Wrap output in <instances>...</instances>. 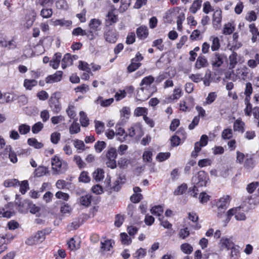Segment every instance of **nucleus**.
Returning <instances> with one entry per match:
<instances>
[{
	"label": "nucleus",
	"instance_id": "1",
	"mask_svg": "<svg viewBox=\"0 0 259 259\" xmlns=\"http://www.w3.org/2000/svg\"><path fill=\"white\" fill-rule=\"evenodd\" d=\"M236 162L243 164L244 167L248 171L252 170L255 166L257 162L253 154H246L237 151L236 152Z\"/></svg>",
	"mask_w": 259,
	"mask_h": 259
},
{
	"label": "nucleus",
	"instance_id": "2",
	"mask_svg": "<svg viewBox=\"0 0 259 259\" xmlns=\"http://www.w3.org/2000/svg\"><path fill=\"white\" fill-rule=\"evenodd\" d=\"M233 215H235V218L237 221H244L246 219L245 213L243 210H241L240 207L233 208L227 212L225 226L229 222Z\"/></svg>",
	"mask_w": 259,
	"mask_h": 259
},
{
	"label": "nucleus",
	"instance_id": "3",
	"mask_svg": "<svg viewBox=\"0 0 259 259\" xmlns=\"http://www.w3.org/2000/svg\"><path fill=\"white\" fill-rule=\"evenodd\" d=\"M230 197L229 195L224 196L220 198L216 203L217 207V216L221 218L225 210L228 207L230 202Z\"/></svg>",
	"mask_w": 259,
	"mask_h": 259
},
{
	"label": "nucleus",
	"instance_id": "4",
	"mask_svg": "<svg viewBox=\"0 0 259 259\" xmlns=\"http://www.w3.org/2000/svg\"><path fill=\"white\" fill-rule=\"evenodd\" d=\"M46 231H38L33 236L28 238L25 243L29 245H33L42 242L45 240L46 235Z\"/></svg>",
	"mask_w": 259,
	"mask_h": 259
},
{
	"label": "nucleus",
	"instance_id": "5",
	"mask_svg": "<svg viewBox=\"0 0 259 259\" xmlns=\"http://www.w3.org/2000/svg\"><path fill=\"white\" fill-rule=\"evenodd\" d=\"M208 180L207 174L204 171H200L197 175L192 178L194 184L198 187H202L206 185Z\"/></svg>",
	"mask_w": 259,
	"mask_h": 259
},
{
	"label": "nucleus",
	"instance_id": "6",
	"mask_svg": "<svg viewBox=\"0 0 259 259\" xmlns=\"http://www.w3.org/2000/svg\"><path fill=\"white\" fill-rule=\"evenodd\" d=\"M225 60L224 54L215 53L210 59V63L213 68H218L221 66Z\"/></svg>",
	"mask_w": 259,
	"mask_h": 259
},
{
	"label": "nucleus",
	"instance_id": "7",
	"mask_svg": "<svg viewBox=\"0 0 259 259\" xmlns=\"http://www.w3.org/2000/svg\"><path fill=\"white\" fill-rule=\"evenodd\" d=\"M127 136L131 138L135 137L139 139L143 135V131L141 126L139 124H135L128 130Z\"/></svg>",
	"mask_w": 259,
	"mask_h": 259
},
{
	"label": "nucleus",
	"instance_id": "8",
	"mask_svg": "<svg viewBox=\"0 0 259 259\" xmlns=\"http://www.w3.org/2000/svg\"><path fill=\"white\" fill-rule=\"evenodd\" d=\"M106 41L109 43H115L117 40V32L115 29L107 28L104 33Z\"/></svg>",
	"mask_w": 259,
	"mask_h": 259
},
{
	"label": "nucleus",
	"instance_id": "9",
	"mask_svg": "<svg viewBox=\"0 0 259 259\" xmlns=\"http://www.w3.org/2000/svg\"><path fill=\"white\" fill-rule=\"evenodd\" d=\"M234 245H235V244L232 240V238H229L227 237H223L221 238L219 243V247L222 250L224 249L229 250Z\"/></svg>",
	"mask_w": 259,
	"mask_h": 259
},
{
	"label": "nucleus",
	"instance_id": "10",
	"mask_svg": "<svg viewBox=\"0 0 259 259\" xmlns=\"http://www.w3.org/2000/svg\"><path fill=\"white\" fill-rule=\"evenodd\" d=\"M123 124H122V122L119 121L116 124L115 126L116 132L115 133L117 137V139L121 142L125 141L127 137V134L125 133V130L124 128L120 126Z\"/></svg>",
	"mask_w": 259,
	"mask_h": 259
},
{
	"label": "nucleus",
	"instance_id": "11",
	"mask_svg": "<svg viewBox=\"0 0 259 259\" xmlns=\"http://www.w3.org/2000/svg\"><path fill=\"white\" fill-rule=\"evenodd\" d=\"M15 204L18 205V209L21 213H26L28 211L29 206L30 204V201L29 200H24L23 202H21L17 198L18 195H16Z\"/></svg>",
	"mask_w": 259,
	"mask_h": 259
},
{
	"label": "nucleus",
	"instance_id": "12",
	"mask_svg": "<svg viewBox=\"0 0 259 259\" xmlns=\"http://www.w3.org/2000/svg\"><path fill=\"white\" fill-rule=\"evenodd\" d=\"M49 106L54 113H58L61 110L59 99L56 97H51L49 100Z\"/></svg>",
	"mask_w": 259,
	"mask_h": 259
},
{
	"label": "nucleus",
	"instance_id": "13",
	"mask_svg": "<svg viewBox=\"0 0 259 259\" xmlns=\"http://www.w3.org/2000/svg\"><path fill=\"white\" fill-rule=\"evenodd\" d=\"M222 11L221 10H217L213 14L212 24L213 27L215 29H219L221 26Z\"/></svg>",
	"mask_w": 259,
	"mask_h": 259
},
{
	"label": "nucleus",
	"instance_id": "14",
	"mask_svg": "<svg viewBox=\"0 0 259 259\" xmlns=\"http://www.w3.org/2000/svg\"><path fill=\"white\" fill-rule=\"evenodd\" d=\"M63 75V72L57 71L54 74L49 75L46 78V82L47 83H53L58 82L61 80Z\"/></svg>",
	"mask_w": 259,
	"mask_h": 259
},
{
	"label": "nucleus",
	"instance_id": "15",
	"mask_svg": "<svg viewBox=\"0 0 259 259\" xmlns=\"http://www.w3.org/2000/svg\"><path fill=\"white\" fill-rule=\"evenodd\" d=\"M12 206V203H8L4 208H0V214H1L3 217L7 218H11L14 214V211L11 209Z\"/></svg>",
	"mask_w": 259,
	"mask_h": 259
},
{
	"label": "nucleus",
	"instance_id": "16",
	"mask_svg": "<svg viewBox=\"0 0 259 259\" xmlns=\"http://www.w3.org/2000/svg\"><path fill=\"white\" fill-rule=\"evenodd\" d=\"M136 34L137 37L141 39H144L148 36L149 32L147 27L146 26H141L137 29Z\"/></svg>",
	"mask_w": 259,
	"mask_h": 259
},
{
	"label": "nucleus",
	"instance_id": "17",
	"mask_svg": "<svg viewBox=\"0 0 259 259\" xmlns=\"http://www.w3.org/2000/svg\"><path fill=\"white\" fill-rule=\"evenodd\" d=\"M62 55L60 53H56L54 54L52 59L50 61V65L54 69L59 67Z\"/></svg>",
	"mask_w": 259,
	"mask_h": 259
},
{
	"label": "nucleus",
	"instance_id": "18",
	"mask_svg": "<svg viewBox=\"0 0 259 259\" xmlns=\"http://www.w3.org/2000/svg\"><path fill=\"white\" fill-rule=\"evenodd\" d=\"M54 26H60L61 27L68 28L72 25L71 20H66L65 19H57L52 22Z\"/></svg>",
	"mask_w": 259,
	"mask_h": 259
},
{
	"label": "nucleus",
	"instance_id": "19",
	"mask_svg": "<svg viewBox=\"0 0 259 259\" xmlns=\"http://www.w3.org/2000/svg\"><path fill=\"white\" fill-rule=\"evenodd\" d=\"M73 60L71 55L70 54H66L63 58L62 59V68L63 69L66 68L67 66H71L72 64Z\"/></svg>",
	"mask_w": 259,
	"mask_h": 259
},
{
	"label": "nucleus",
	"instance_id": "20",
	"mask_svg": "<svg viewBox=\"0 0 259 259\" xmlns=\"http://www.w3.org/2000/svg\"><path fill=\"white\" fill-rule=\"evenodd\" d=\"M183 95V92L181 85L176 87L173 91V94L169 97L171 100H178Z\"/></svg>",
	"mask_w": 259,
	"mask_h": 259
},
{
	"label": "nucleus",
	"instance_id": "21",
	"mask_svg": "<svg viewBox=\"0 0 259 259\" xmlns=\"http://www.w3.org/2000/svg\"><path fill=\"white\" fill-rule=\"evenodd\" d=\"M130 115V108L126 107L122 108L120 111L121 121L122 124H124L127 119H128Z\"/></svg>",
	"mask_w": 259,
	"mask_h": 259
},
{
	"label": "nucleus",
	"instance_id": "22",
	"mask_svg": "<svg viewBox=\"0 0 259 259\" xmlns=\"http://www.w3.org/2000/svg\"><path fill=\"white\" fill-rule=\"evenodd\" d=\"M114 101L113 98H109L108 99L103 100V98L101 96L98 97L97 99L95 101V103L98 104L100 102V105L102 107H105L110 106L113 103Z\"/></svg>",
	"mask_w": 259,
	"mask_h": 259
},
{
	"label": "nucleus",
	"instance_id": "23",
	"mask_svg": "<svg viewBox=\"0 0 259 259\" xmlns=\"http://www.w3.org/2000/svg\"><path fill=\"white\" fill-rule=\"evenodd\" d=\"M202 0H194L189 8V11L192 14H195L200 9L202 6Z\"/></svg>",
	"mask_w": 259,
	"mask_h": 259
},
{
	"label": "nucleus",
	"instance_id": "24",
	"mask_svg": "<svg viewBox=\"0 0 259 259\" xmlns=\"http://www.w3.org/2000/svg\"><path fill=\"white\" fill-rule=\"evenodd\" d=\"M6 153H8L9 158L10 161L13 163H15L17 162L18 159L16 153L12 150L11 146H7L5 149Z\"/></svg>",
	"mask_w": 259,
	"mask_h": 259
},
{
	"label": "nucleus",
	"instance_id": "25",
	"mask_svg": "<svg viewBox=\"0 0 259 259\" xmlns=\"http://www.w3.org/2000/svg\"><path fill=\"white\" fill-rule=\"evenodd\" d=\"M208 62L206 59L203 56H199L195 63V67L197 69H200L207 66Z\"/></svg>",
	"mask_w": 259,
	"mask_h": 259
},
{
	"label": "nucleus",
	"instance_id": "26",
	"mask_svg": "<svg viewBox=\"0 0 259 259\" xmlns=\"http://www.w3.org/2000/svg\"><path fill=\"white\" fill-rule=\"evenodd\" d=\"M209 40L212 42L211 50L212 51H218L221 47L219 38L218 37L211 36L210 37Z\"/></svg>",
	"mask_w": 259,
	"mask_h": 259
},
{
	"label": "nucleus",
	"instance_id": "27",
	"mask_svg": "<svg viewBox=\"0 0 259 259\" xmlns=\"http://www.w3.org/2000/svg\"><path fill=\"white\" fill-rule=\"evenodd\" d=\"M93 179L97 182L102 180L104 178V171L101 168H97L93 174Z\"/></svg>",
	"mask_w": 259,
	"mask_h": 259
},
{
	"label": "nucleus",
	"instance_id": "28",
	"mask_svg": "<svg viewBox=\"0 0 259 259\" xmlns=\"http://www.w3.org/2000/svg\"><path fill=\"white\" fill-rule=\"evenodd\" d=\"M92 201V196L90 194H87L84 196H82L79 198V202L81 205L89 206Z\"/></svg>",
	"mask_w": 259,
	"mask_h": 259
},
{
	"label": "nucleus",
	"instance_id": "29",
	"mask_svg": "<svg viewBox=\"0 0 259 259\" xmlns=\"http://www.w3.org/2000/svg\"><path fill=\"white\" fill-rule=\"evenodd\" d=\"M181 251L187 254H191L193 251V248L191 245L188 243H184L181 245Z\"/></svg>",
	"mask_w": 259,
	"mask_h": 259
},
{
	"label": "nucleus",
	"instance_id": "30",
	"mask_svg": "<svg viewBox=\"0 0 259 259\" xmlns=\"http://www.w3.org/2000/svg\"><path fill=\"white\" fill-rule=\"evenodd\" d=\"M37 84V81L35 79H25L24 81V87L28 90H31Z\"/></svg>",
	"mask_w": 259,
	"mask_h": 259
},
{
	"label": "nucleus",
	"instance_id": "31",
	"mask_svg": "<svg viewBox=\"0 0 259 259\" xmlns=\"http://www.w3.org/2000/svg\"><path fill=\"white\" fill-rule=\"evenodd\" d=\"M28 144L36 149H40L44 146L43 144L38 142L35 138H29L27 140Z\"/></svg>",
	"mask_w": 259,
	"mask_h": 259
},
{
	"label": "nucleus",
	"instance_id": "32",
	"mask_svg": "<svg viewBox=\"0 0 259 259\" xmlns=\"http://www.w3.org/2000/svg\"><path fill=\"white\" fill-rule=\"evenodd\" d=\"M151 212L152 214L158 216L159 218L161 217L163 212V208L161 205L154 206L151 209Z\"/></svg>",
	"mask_w": 259,
	"mask_h": 259
},
{
	"label": "nucleus",
	"instance_id": "33",
	"mask_svg": "<svg viewBox=\"0 0 259 259\" xmlns=\"http://www.w3.org/2000/svg\"><path fill=\"white\" fill-rule=\"evenodd\" d=\"M52 165L53 169L55 170L56 171H59L61 168L62 162L59 157L57 156H55L52 159Z\"/></svg>",
	"mask_w": 259,
	"mask_h": 259
},
{
	"label": "nucleus",
	"instance_id": "34",
	"mask_svg": "<svg viewBox=\"0 0 259 259\" xmlns=\"http://www.w3.org/2000/svg\"><path fill=\"white\" fill-rule=\"evenodd\" d=\"M100 25L101 22L100 20L96 19H93L91 20L89 26L91 31L95 32L98 30V27Z\"/></svg>",
	"mask_w": 259,
	"mask_h": 259
},
{
	"label": "nucleus",
	"instance_id": "35",
	"mask_svg": "<svg viewBox=\"0 0 259 259\" xmlns=\"http://www.w3.org/2000/svg\"><path fill=\"white\" fill-rule=\"evenodd\" d=\"M244 123L240 120H236L233 125V129L234 131L240 132L243 133L244 132Z\"/></svg>",
	"mask_w": 259,
	"mask_h": 259
},
{
	"label": "nucleus",
	"instance_id": "36",
	"mask_svg": "<svg viewBox=\"0 0 259 259\" xmlns=\"http://www.w3.org/2000/svg\"><path fill=\"white\" fill-rule=\"evenodd\" d=\"M112 247V241L111 240H106L104 242H101V249L102 251H110Z\"/></svg>",
	"mask_w": 259,
	"mask_h": 259
},
{
	"label": "nucleus",
	"instance_id": "37",
	"mask_svg": "<svg viewBox=\"0 0 259 259\" xmlns=\"http://www.w3.org/2000/svg\"><path fill=\"white\" fill-rule=\"evenodd\" d=\"M237 54L235 52H233L229 56V69L234 68L237 63Z\"/></svg>",
	"mask_w": 259,
	"mask_h": 259
},
{
	"label": "nucleus",
	"instance_id": "38",
	"mask_svg": "<svg viewBox=\"0 0 259 259\" xmlns=\"http://www.w3.org/2000/svg\"><path fill=\"white\" fill-rule=\"evenodd\" d=\"M91 179L87 171H83L81 172L78 178L79 182L87 183L90 182Z\"/></svg>",
	"mask_w": 259,
	"mask_h": 259
},
{
	"label": "nucleus",
	"instance_id": "39",
	"mask_svg": "<svg viewBox=\"0 0 259 259\" xmlns=\"http://www.w3.org/2000/svg\"><path fill=\"white\" fill-rule=\"evenodd\" d=\"M80 122L81 125L83 127H87L89 124V120L87 117L86 114L83 111H80Z\"/></svg>",
	"mask_w": 259,
	"mask_h": 259
},
{
	"label": "nucleus",
	"instance_id": "40",
	"mask_svg": "<svg viewBox=\"0 0 259 259\" xmlns=\"http://www.w3.org/2000/svg\"><path fill=\"white\" fill-rule=\"evenodd\" d=\"M73 145L77 150H80L78 152H81L84 150L85 145L82 141L78 139L74 140Z\"/></svg>",
	"mask_w": 259,
	"mask_h": 259
},
{
	"label": "nucleus",
	"instance_id": "41",
	"mask_svg": "<svg viewBox=\"0 0 259 259\" xmlns=\"http://www.w3.org/2000/svg\"><path fill=\"white\" fill-rule=\"evenodd\" d=\"M249 99H247V98H245V103L246 105V107L244 109L245 114L247 116H250L251 115V112L252 111V105L249 102Z\"/></svg>",
	"mask_w": 259,
	"mask_h": 259
},
{
	"label": "nucleus",
	"instance_id": "42",
	"mask_svg": "<svg viewBox=\"0 0 259 259\" xmlns=\"http://www.w3.org/2000/svg\"><path fill=\"white\" fill-rule=\"evenodd\" d=\"M258 64H259V55L258 54H255L254 59H250L247 62L248 66L251 68H254Z\"/></svg>",
	"mask_w": 259,
	"mask_h": 259
},
{
	"label": "nucleus",
	"instance_id": "43",
	"mask_svg": "<svg viewBox=\"0 0 259 259\" xmlns=\"http://www.w3.org/2000/svg\"><path fill=\"white\" fill-rule=\"evenodd\" d=\"M154 81V78L151 76L149 75L146 77H145L141 81L140 83L141 86L146 85L149 86L151 85Z\"/></svg>",
	"mask_w": 259,
	"mask_h": 259
},
{
	"label": "nucleus",
	"instance_id": "44",
	"mask_svg": "<svg viewBox=\"0 0 259 259\" xmlns=\"http://www.w3.org/2000/svg\"><path fill=\"white\" fill-rule=\"evenodd\" d=\"M230 250H231L230 254V259H238L239 254L238 246L235 245Z\"/></svg>",
	"mask_w": 259,
	"mask_h": 259
},
{
	"label": "nucleus",
	"instance_id": "45",
	"mask_svg": "<svg viewBox=\"0 0 259 259\" xmlns=\"http://www.w3.org/2000/svg\"><path fill=\"white\" fill-rule=\"evenodd\" d=\"M125 178L124 177H119L115 181L114 185L113 186L112 189L115 191H118L121 188V185L124 182Z\"/></svg>",
	"mask_w": 259,
	"mask_h": 259
},
{
	"label": "nucleus",
	"instance_id": "46",
	"mask_svg": "<svg viewBox=\"0 0 259 259\" xmlns=\"http://www.w3.org/2000/svg\"><path fill=\"white\" fill-rule=\"evenodd\" d=\"M53 14L52 9L51 8H43L40 11V16L44 18H49Z\"/></svg>",
	"mask_w": 259,
	"mask_h": 259
},
{
	"label": "nucleus",
	"instance_id": "47",
	"mask_svg": "<svg viewBox=\"0 0 259 259\" xmlns=\"http://www.w3.org/2000/svg\"><path fill=\"white\" fill-rule=\"evenodd\" d=\"M170 156V152H160L156 156V159L159 162H162L169 158Z\"/></svg>",
	"mask_w": 259,
	"mask_h": 259
},
{
	"label": "nucleus",
	"instance_id": "48",
	"mask_svg": "<svg viewBox=\"0 0 259 259\" xmlns=\"http://www.w3.org/2000/svg\"><path fill=\"white\" fill-rule=\"evenodd\" d=\"M121 5L119 8V11L120 13L125 12L131 4V0H121Z\"/></svg>",
	"mask_w": 259,
	"mask_h": 259
},
{
	"label": "nucleus",
	"instance_id": "49",
	"mask_svg": "<svg viewBox=\"0 0 259 259\" xmlns=\"http://www.w3.org/2000/svg\"><path fill=\"white\" fill-rule=\"evenodd\" d=\"M18 131L21 135H25L30 131V126L26 124H21L18 127Z\"/></svg>",
	"mask_w": 259,
	"mask_h": 259
},
{
	"label": "nucleus",
	"instance_id": "50",
	"mask_svg": "<svg viewBox=\"0 0 259 259\" xmlns=\"http://www.w3.org/2000/svg\"><path fill=\"white\" fill-rule=\"evenodd\" d=\"M217 97L215 92H210L208 94V96L206 98L205 102L204 104L209 105L213 103Z\"/></svg>",
	"mask_w": 259,
	"mask_h": 259
},
{
	"label": "nucleus",
	"instance_id": "51",
	"mask_svg": "<svg viewBox=\"0 0 259 259\" xmlns=\"http://www.w3.org/2000/svg\"><path fill=\"white\" fill-rule=\"evenodd\" d=\"M233 137V132L231 128H226L223 130L222 133V138L224 140H228Z\"/></svg>",
	"mask_w": 259,
	"mask_h": 259
},
{
	"label": "nucleus",
	"instance_id": "52",
	"mask_svg": "<svg viewBox=\"0 0 259 259\" xmlns=\"http://www.w3.org/2000/svg\"><path fill=\"white\" fill-rule=\"evenodd\" d=\"M120 240L122 244L124 245H129L132 242V239L125 233L120 234Z\"/></svg>",
	"mask_w": 259,
	"mask_h": 259
},
{
	"label": "nucleus",
	"instance_id": "53",
	"mask_svg": "<svg viewBox=\"0 0 259 259\" xmlns=\"http://www.w3.org/2000/svg\"><path fill=\"white\" fill-rule=\"evenodd\" d=\"M117 155L116 149L113 147L109 148L106 153L107 159H116Z\"/></svg>",
	"mask_w": 259,
	"mask_h": 259
},
{
	"label": "nucleus",
	"instance_id": "54",
	"mask_svg": "<svg viewBox=\"0 0 259 259\" xmlns=\"http://www.w3.org/2000/svg\"><path fill=\"white\" fill-rule=\"evenodd\" d=\"M147 109L144 107H137L134 111V114L137 116H146L147 114Z\"/></svg>",
	"mask_w": 259,
	"mask_h": 259
},
{
	"label": "nucleus",
	"instance_id": "55",
	"mask_svg": "<svg viewBox=\"0 0 259 259\" xmlns=\"http://www.w3.org/2000/svg\"><path fill=\"white\" fill-rule=\"evenodd\" d=\"M3 42V44L4 45H2V47L7 48L9 49H13L16 47V43L13 39L7 41L4 38Z\"/></svg>",
	"mask_w": 259,
	"mask_h": 259
},
{
	"label": "nucleus",
	"instance_id": "56",
	"mask_svg": "<svg viewBox=\"0 0 259 259\" xmlns=\"http://www.w3.org/2000/svg\"><path fill=\"white\" fill-rule=\"evenodd\" d=\"M95 130L97 134L100 135L104 130V123L100 121H95Z\"/></svg>",
	"mask_w": 259,
	"mask_h": 259
},
{
	"label": "nucleus",
	"instance_id": "57",
	"mask_svg": "<svg viewBox=\"0 0 259 259\" xmlns=\"http://www.w3.org/2000/svg\"><path fill=\"white\" fill-rule=\"evenodd\" d=\"M61 138V134L59 132H54L51 135V141L54 144L58 143Z\"/></svg>",
	"mask_w": 259,
	"mask_h": 259
},
{
	"label": "nucleus",
	"instance_id": "58",
	"mask_svg": "<svg viewBox=\"0 0 259 259\" xmlns=\"http://www.w3.org/2000/svg\"><path fill=\"white\" fill-rule=\"evenodd\" d=\"M187 189V185L186 184H182L179 186L174 193L175 195H180L183 194Z\"/></svg>",
	"mask_w": 259,
	"mask_h": 259
},
{
	"label": "nucleus",
	"instance_id": "59",
	"mask_svg": "<svg viewBox=\"0 0 259 259\" xmlns=\"http://www.w3.org/2000/svg\"><path fill=\"white\" fill-rule=\"evenodd\" d=\"M20 185V192L22 194H24L29 189V184L27 180L22 181L21 184H18Z\"/></svg>",
	"mask_w": 259,
	"mask_h": 259
},
{
	"label": "nucleus",
	"instance_id": "60",
	"mask_svg": "<svg viewBox=\"0 0 259 259\" xmlns=\"http://www.w3.org/2000/svg\"><path fill=\"white\" fill-rule=\"evenodd\" d=\"M106 144L104 141H98L94 146L95 149L97 152L100 153L105 148Z\"/></svg>",
	"mask_w": 259,
	"mask_h": 259
},
{
	"label": "nucleus",
	"instance_id": "61",
	"mask_svg": "<svg viewBox=\"0 0 259 259\" xmlns=\"http://www.w3.org/2000/svg\"><path fill=\"white\" fill-rule=\"evenodd\" d=\"M79 125L77 122H73L69 128V132L71 134H75L80 132Z\"/></svg>",
	"mask_w": 259,
	"mask_h": 259
},
{
	"label": "nucleus",
	"instance_id": "62",
	"mask_svg": "<svg viewBox=\"0 0 259 259\" xmlns=\"http://www.w3.org/2000/svg\"><path fill=\"white\" fill-rule=\"evenodd\" d=\"M78 68L88 73H90L91 71L89 65L87 62L82 61H79Z\"/></svg>",
	"mask_w": 259,
	"mask_h": 259
},
{
	"label": "nucleus",
	"instance_id": "63",
	"mask_svg": "<svg viewBox=\"0 0 259 259\" xmlns=\"http://www.w3.org/2000/svg\"><path fill=\"white\" fill-rule=\"evenodd\" d=\"M163 40L161 38L157 39L153 41L152 47H156L160 51L163 50L164 45L162 44Z\"/></svg>",
	"mask_w": 259,
	"mask_h": 259
},
{
	"label": "nucleus",
	"instance_id": "64",
	"mask_svg": "<svg viewBox=\"0 0 259 259\" xmlns=\"http://www.w3.org/2000/svg\"><path fill=\"white\" fill-rule=\"evenodd\" d=\"M234 30V27L232 25L228 23L225 25L224 29H223V34L225 35H229L231 34Z\"/></svg>",
	"mask_w": 259,
	"mask_h": 259
}]
</instances>
